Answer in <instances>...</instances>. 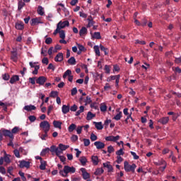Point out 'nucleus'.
<instances>
[{"mask_svg":"<svg viewBox=\"0 0 181 181\" xmlns=\"http://www.w3.org/2000/svg\"><path fill=\"white\" fill-rule=\"evenodd\" d=\"M76 173V168L69 165H65L63 170L59 171V175L63 177H67L69 176V173Z\"/></svg>","mask_w":181,"mask_h":181,"instance_id":"nucleus-1","label":"nucleus"},{"mask_svg":"<svg viewBox=\"0 0 181 181\" xmlns=\"http://www.w3.org/2000/svg\"><path fill=\"white\" fill-rule=\"evenodd\" d=\"M124 169L125 172H132V173H135V169H136V165L135 164L129 165L128 161H124Z\"/></svg>","mask_w":181,"mask_h":181,"instance_id":"nucleus-2","label":"nucleus"},{"mask_svg":"<svg viewBox=\"0 0 181 181\" xmlns=\"http://www.w3.org/2000/svg\"><path fill=\"white\" fill-rule=\"evenodd\" d=\"M70 26V23H69L68 21H59L57 25V28L55 30V32H60L62 29H64V28Z\"/></svg>","mask_w":181,"mask_h":181,"instance_id":"nucleus-3","label":"nucleus"},{"mask_svg":"<svg viewBox=\"0 0 181 181\" xmlns=\"http://www.w3.org/2000/svg\"><path fill=\"white\" fill-rule=\"evenodd\" d=\"M40 127L44 131V132H47L48 131H50V124H49V122L45 120L40 123Z\"/></svg>","mask_w":181,"mask_h":181,"instance_id":"nucleus-4","label":"nucleus"},{"mask_svg":"<svg viewBox=\"0 0 181 181\" xmlns=\"http://www.w3.org/2000/svg\"><path fill=\"white\" fill-rule=\"evenodd\" d=\"M0 132L4 136H8V138L13 139V134H12V132H11V130L2 129L0 130Z\"/></svg>","mask_w":181,"mask_h":181,"instance_id":"nucleus-5","label":"nucleus"},{"mask_svg":"<svg viewBox=\"0 0 181 181\" xmlns=\"http://www.w3.org/2000/svg\"><path fill=\"white\" fill-rule=\"evenodd\" d=\"M121 137L119 136V135L117 136H109L105 137V141H107L109 142H118V141H119V139Z\"/></svg>","mask_w":181,"mask_h":181,"instance_id":"nucleus-6","label":"nucleus"},{"mask_svg":"<svg viewBox=\"0 0 181 181\" xmlns=\"http://www.w3.org/2000/svg\"><path fill=\"white\" fill-rule=\"evenodd\" d=\"M11 60L15 62H18V51L16 48H13L11 51Z\"/></svg>","mask_w":181,"mask_h":181,"instance_id":"nucleus-7","label":"nucleus"},{"mask_svg":"<svg viewBox=\"0 0 181 181\" xmlns=\"http://www.w3.org/2000/svg\"><path fill=\"white\" fill-rule=\"evenodd\" d=\"M29 64L31 69H35L33 71V74H37V71H39L40 66L39 65H36V62H30Z\"/></svg>","mask_w":181,"mask_h":181,"instance_id":"nucleus-8","label":"nucleus"},{"mask_svg":"<svg viewBox=\"0 0 181 181\" xmlns=\"http://www.w3.org/2000/svg\"><path fill=\"white\" fill-rule=\"evenodd\" d=\"M19 167L21 168V169L23 168H27V169H28V168H30V162L21 160L20 161Z\"/></svg>","mask_w":181,"mask_h":181,"instance_id":"nucleus-9","label":"nucleus"},{"mask_svg":"<svg viewBox=\"0 0 181 181\" xmlns=\"http://www.w3.org/2000/svg\"><path fill=\"white\" fill-rule=\"evenodd\" d=\"M81 172H82V176L83 179L84 180H87V179H90V173H88L86 170V168H81Z\"/></svg>","mask_w":181,"mask_h":181,"instance_id":"nucleus-10","label":"nucleus"},{"mask_svg":"<svg viewBox=\"0 0 181 181\" xmlns=\"http://www.w3.org/2000/svg\"><path fill=\"white\" fill-rule=\"evenodd\" d=\"M47 80V78H46V77H45V76H40L37 79L36 83H37V84H40V86H43V84H45V83H46Z\"/></svg>","mask_w":181,"mask_h":181,"instance_id":"nucleus-11","label":"nucleus"},{"mask_svg":"<svg viewBox=\"0 0 181 181\" xmlns=\"http://www.w3.org/2000/svg\"><path fill=\"white\" fill-rule=\"evenodd\" d=\"M94 145L96 146L97 149H104V148H105V144L101 141H95Z\"/></svg>","mask_w":181,"mask_h":181,"instance_id":"nucleus-12","label":"nucleus"},{"mask_svg":"<svg viewBox=\"0 0 181 181\" xmlns=\"http://www.w3.org/2000/svg\"><path fill=\"white\" fill-rule=\"evenodd\" d=\"M57 6H61L62 8V11H64L65 16H69V15H70V12H69V10H67L65 8L64 4H63L62 3H58L57 4Z\"/></svg>","mask_w":181,"mask_h":181,"instance_id":"nucleus-13","label":"nucleus"},{"mask_svg":"<svg viewBox=\"0 0 181 181\" xmlns=\"http://www.w3.org/2000/svg\"><path fill=\"white\" fill-rule=\"evenodd\" d=\"M23 109L25 110V111H35V110H36V107L33 105H25L23 107Z\"/></svg>","mask_w":181,"mask_h":181,"instance_id":"nucleus-14","label":"nucleus"},{"mask_svg":"<svg viewBox=\"0 0 181 181\" xmlns=\"http://www.w3.org/2000/svg\"><path fill=\"white\" fill-rule=\"evenodd\" d=\"M16 81H19V76L14 75L11 78L10 83H11V84H15V83H16Z\"/></svg>","mask_w":181,"mask_h":181,"instance_id":"nucleus-15","label":"nucleus"},{"mask_svg":"<svg viewBox=\"0 0 181 181\" xmlns=\"http://www.w3.org/2000/svg\"><path fill=\"white\" fill-rule=\"evenodd\" d=\"M55 62H63V53L59 52L54 58Z\"/></svg>","mask_w":181,"mask_h":181,"instance_id":"nucleus-16","label":"nucleus"},{"mask_svg":"<svg viewBox=\"0 0 181 181\" xmlns=\"http://www.w3.org/2000/svg\"><path fill=\"white\" fill-rule=\"evenodd\" d=\"M158 122L165 125L169 122V117H162L158 120Z\"/></svg>","mask_w":181,"mask_h":181,"instance_id":"nucleus-17","label":"nucleus"},{"mask_svg":"<svg viewBox=\"0 0 181 181\" xmlns=\"http://www.w3.org/2000/svg\"><path fill=\"white\" fill-rule=\"evenodd\" d=\"M37 23H42L40 19L36 18L31 20V26H35V25H37Z\"/></svg>","mask_w":181,"mask_h":181,"instance_id":"nucleus-18","label":"nucleus"},{"mask_svg":"<svg viewBox=\"0 0 181 181\" xmlns=\"http://www.w3.org/2000/svg\"><path fill=\"white\" fill-rule=\"evenodd\" d=\"M93 124L95 126V128H97L98 130H101L103 129V128H104V127L103 126V122H94Z\"/></svg>","mask_w":181,"mask_h":181,"instance_id":"nucleus-19","label":"nucleus"},{"mask_svg":"<svg viewBox=\"0 0 181 181\" xmlns=\"http://www.w3.org/2000/svg\"><path fill=\"white\" fill-rule=\"evenodd\" d=\"M94 117H95V114H93L91 112H88L86 116V119L88 121H91Z\"/></svg>","mask_w":181,"mask_h":181,"instance_id":"nucleus-20","label":"nucleus"},{"mask_svg":"<svg viewBox=\"0 0 181 181\" xmlns=\"http://www.w3.org/2000/svg\"><path fill=\"white\" fill-rule=\"evenodd\" d=\"M53 125L54 128H59V129H62V122L59 121L54 120L53 122Z\"/></svg>","mask_w":181,"mask_h":181,"instance_id":"nucleus-21","label":"nucleus"},{"mask_svg":"<svg viewBox=\"0 0 181 181\" xmlns=\"http://www.w3.org/2000/svg\"><path fill=\"white\" fill-rule=\"evenodd\" d=\"M70 111V106H67L66 105H64L62 106V112L63 114H67Z\"/></svg>","mask_w":181,"mask_h":181,"instance_id":"nucleus-22","label":"nucleus"},{"mask_svg":"<svg viewBox=\"0 0 181 181\" xmlns=\"http://www.w3.org/2000/svg\"><path fill=\"white\" fill-rule=\"evenodd\" d=\"M93 49L96 56H98V57L101 56V54L100 53V46L95 45L93 47Z\"/></svg>","mask_w":181,"mask_h":181,"instance_id":"nucleus-23","label":"nucleus"},{"mask_svg":"<svg viewBox=\"0 0 181 181\" xmlns=\"http://www.w3.org/2000/svg\"><path fill=\"white\" fill-rule=\"evenodd\" d=\"M40 169L41 170H46V161L43 160H40Z\"/></svg>","mask_w":181,"mask_h":181,"instance_id":"nucleus-24","label":"nucleus"},{"mask_svg":"<svg viewBox=\"0 0 181 181\" xmlns=\"http://www.w3.org/2000/svg\"><path fill=\"white\" fill-rule=\"evenodd\" d=\"M49 152H50V148H46L42 149V151L40 153V155L41 156H45L46 155H47V153H49Z\"/></svg>","mask_w":181,"mask_h":181,"instance_id":"nucleus-25","label":"nucleus"},{"mask_svg":"<svg viewBox=\"0 0 181 181\" xmlns=\"http://www.w3.org/2000/svg\"><path fill=\"white\" fill-rule=\"evenodd\" d=\"M80 36H84V35H87V28L86 27H83L79 31Z\"/></svg>","mask_w":181,"mask_h":181,"instance_id":"nucleus-26","label":"nucleus"},{"mask_svg":"<svg viewBox=\"0 0 181 181\" xmlns=\"http://www.w3.org/2000/svg\"><path fill=\"white\" fill-rule=\"evenodd\" d=\"M100 49L102 52H104L105 56L108 54V48L104 47L103 45H100Z\"/></svg>","mask_w":181,"mask_h":181,"instance_id":"nucleus-27","label":"nucleus"},{"mask_svg":"<svg viewBox=\"0 0 181 181\" xmlns=\"http://www.w3.org/2000/svg\"><path fill=\"white\" fill-rule=\"evenodd\" d=\"M16 29H18V30H22L24 28L23 23H18L16 24Z\"/></svg>","mask_w":181,"mask_h":181,"instance_id":"nucleus-28","label":"nucleus"},{"mask_svg":"<svg viewBox=\"0 0 181 181\" xmlns=\"http://www.w3.org/2000/svg\"><path fill=\"white\" fill-rule=\"evenodd\" d=\"M70 76H71V70L68 69L64 72L63 78H66V77H69Z\"/></svg>","mask_w":181,"mask_h":181,"instance_id":"nucleus-29","label":"nucleus"},{"mask_svg":"<svg viewBox=\"0 0 181 181\" xmlns=\"http://www.w3.org/2000/svg\"><path fill=\"white\" fill-rule=\"evenodd\" d=\"M91 159L93 165H98V157L97 156H93Z\"/></svg>","mask_w":181,"mask_h":181,"instance_id":"nucleus-30","label":"nucleus"},{"mask_svg":"<svg viewBox=\"0 0 181 181\" xmlns=\"http://www.w3.org/2000/svg\"><path fill=\"white\" fill-rule=\"evenodd\" d=\"M59 149H62V151H66V149H69V148H70V146H69V145H64L62 144H60L59 145Z\"/></svg>","mask_w":181,"mask_h":181,"instance_id":"nucleus-31","label":"nucleus"},{"mask_svg":"<svg viewBox=\"0 0 181 181\" xmlns=\"http://www.w3.org/2000/svg\"><path fill=\"white\" fill-rule=\"evenodd\" d=\"M122 117V112H119L117 115H116L113 117V119H115L116 121H119V119H121Z\"/></svg>","mask_w":181,"mask_h":181,"instance_id":"nucleus-32","label":"nucleus"},{"mask_svg":"<svg viewBox=\"0 0 181 181\" xmlns=\"http://www.w3.org/2000/svg\"><path fill=\"white\" fill-rule=\"evenodd\" d=\"M81 112H84V106L79 107V110L76 112V116L78 117V115H80Z\"/></svg>","mask_w":181,"mask_h":181,"instance_id":"nucleus-33","label":"nucleus"},{"mask_svg":"<svg viewBox=\"0 0 181 181\" xmlns=\"http://www.w3.org/2000/svg\"><path fill=\"white\" fill-rule=\"evenodd\" d=\"M100 110L102 112H105V111H107V105L105 103L100 104Z\"/></svg>","mask_w":181,"mask_h":181,"instance_id":"nucleus-34","label":"nucleus"},{"mask_svg":"<svg viewBox=\"0 0 181 181\" xmlns=\"http://www.w3.org/2000/svg\"><path fill=\"white\" fill-rule=\"evenodd\" d=\"M79 160L83 166H84L86 163H87V158L84 156L81 157Z\"/></svg>","mask_w":181,"mask_h":181,"instance_id":"nucleus-35","label":"nucleus"},{"mask_svg":"<svg viewBox=\"0 0 181 181\" xmlns=\"http://www.w3.org/2000/svg\"><path fill=\"white\" fill-rule=\"evenodd\" d=\"M68 63L69 64H71L72 66H74V64H76V58H74V57H71L69 60H68Z\"/></svg>","mask_w":181,"mask_h":181,"instance_id":"nucleus-36","label":"nucleus"},{"mask_svg":"<svg viewBox=\"0 0 181 181\" xmlns=\"http://www.w3.org/2000/svg\"><path fill=\"white\" fill-rule=\"evenodd\" d=\"M77 127V126H76L75 124H71L69 128H68V131L69 132H73L74 129H76V128Z\"/></svg>","mask_w":181,"mask_h":181,"instance_id":"nucleus-37","label":"nucleus"},{"mask_svg":"<svg viewBox=\"0 0 181 181\" xmlns=\"http://www.w3.org/2000/svg\"><path fill=\"white\" fill-rule=\"evenodd\" d=\"M10 157V155L4 156L3 159L6 163H11V158H9Z\"/></svg>","mask_w":181,"mask_h":181,"instance_id":"nucleus-38","label":"nucleus"},{"mask_svg":"<svg viewBox=\"0 0 181 181\" xmlns=\"http://www.w3.org/2000/svg\"><path fill=\"white\" fill-rule=\"evenodd\" d=\"M37 13L38 15H40V16H43V15H45V11H43V8L42 6L38 7Z\"/></svg>","mask_w":181,"mask_h":181,"instance_id":"nucleus-39","label":"nucleus"},{"mask_svg":"<svg viewBox=\"0 0 181 181\" xmlns=\"http://www.w3.org/2000/svg\"><path fill=\"white\" fill-rule=\"evenodd\" d=\"M58 32L59 33V37L61 39H65L66 38V33H64V30H59Z\"/></svg>","mask_w":181,"mask_h":181,"instance_id":"nucleus-40","label":"nucleus"},{"mask_svg":"<svg viewBox=\"0 0 181 181\" xmlns=\"http://www.w3.org/2000/svg\"><path fill=\"white\" fill-rule=\"evenodd\" d=\"M93 37L94 39H101V34L99 32L94 33Z\"/></svg>","mask_w":181,"mask_h":181,"instance_id":"nucleus-41","label":"nucleus"},{"mask_svg":"<svg viewBox=\"0 0 181 181\" xmlns=\"http://www.w3.org/2000/svg\"><path fill=\"white\" fill-rule=\"evenodd\" d=\"M104 173V170L103 168H98L96 171L95 172V175H103Z\"/></svg>","mask_w":181,"mask_h":181,"instance_id":"nucleus-42","label":"nucleus"},{"mask_svg":"<svg viewBox=\"0 0 181 181\" xmlns=\"http://www.w3.org/2000/svg\"><path fill=\"white\" fill-rule=\"evenodd\" d=\"M20 129L18 127H15L14 128L12 129L11 130V134L12 135H13V134H18V132H19Z\"/></svg>","mask_w":181,"mask_h":181,"instance_id":"nucleus-43","label":"nucleus"},{"mask_svg":"<svg viewBox=\"0 0 181 181\" xmlns=\"http://www.w3.org/2000/svg\"><path fill=\"white\" fill-rule=\"evenodd\" d=\"M59 95V93L57 91H52L50 93L49 97H52V98H56Z\"/></svg>","mask_w":181,"mask_h":181,"instance_id":"nucleus-44","label":"nucleus"},{"mask_svg":"<svg viewBox=\"0 0 181 181\" xmlns=\"http://www.w3.org/2000/svg\"><path fill=\"white\" fill-rule=\"evenodd\" d=\"M25 6V2H23L22 0L18 1V11H21L22 8Z\"/></svg>","mask_w":181,"mask_h":181,"instance_id":"nucleus-45","label":"nucleus"},{"mask_svg":"<svg viewBox=\"0 0 181 181\" xmlns=\"http://www.w3.org/2000/svg\"><path fill=\"white\" fill-rule=\"evenodd\" d=\"M55 153H56L57 156H60V154L63 153V151L59 147V148H57V149L55 150Z\"/></svg>","mask_w":181,"mask_h":181,"instance_id":"nucleus-46","label":"nucleus"},{"mask_svg":"<svg viewBox=\"0 0 181 181\" xmlns=\"http://www.w3.org/2000/svg\"><path fill=\"white\" fill-rule=\"evenodd\" d=\"M90 139H83V145L84 146H88L90 145Z\"/></svg>","mask_w":181,"mask_h":181,"instance_id":"nucleus-47","label":"nucleus"},{"mask_svg":"<svg viewBox=\"0 0 181 181\" xmlns=\"http://www.w3.org/2000/svg\"><path fill=\"white\" fill-rule=\"evenodd\" d=\"M18 175L21 176L23 181H26V177H25V173L23 172L20 171Z\"/></svg>","mask_w":181,"mask_h":181,"instance_id":"nucleus-48","label":"nucleus"},{"mask_svg":"<svg viewBox=\"0 0 181 181\" xmlns=\"http://www.w3.org/2000/svg\"><path fill=\"white\" fill-rule=\"evenodd\" d=\"M115 151V149H114V146H109L107 147V152H108V153H112V152H114Z\"/></svg>","mask_w":181,"mask_h":181,"instance_id":"nucleus-49","label":"nucleus"},{"mask_svg":"<svg viewBox=\"0 0 181 181\" xmlns=\"http://www.w3.org/2000/svg\"><path fill=\"white\" fill-rule=\"evenodd\" d=\"M135 43L136 45H146V42L144 40H136Z\"/></svg>","mask_w":181,"mask_h":181,"instance_id":"nucleus-50","label":"nucleus"},{"mask_svg":"<svg viewBox=\"0 0 181 181\" xmlns=\"http://www.w3.org/2000/svg\"><path fill=\"white\" fill-rule=\"evenodd\" d=\"M13 171V167L10 166L8 168L7 172L9 173V175H11V176H13V174L12 173Z\"/></svg>","mask_w":181,"mask_h":181,"instance_id":"nucleus-51","label":"nucleus"},{"mask_svg":"<svg viewBox=\"0 0 181 181\" xmlns=\"http://www.w3.org/2000/svg\"><path fill=\"white\" fill-rule=\"evenodd\" d=\"M116 155H117V156H121V155H124V150L122 148H120L116 152Z\"/></svg>","mask_w":181,"mask_h":181,"instance_id":"nucleus-52","label":"nucleus"},{"mask_svg":"<svg viewBox=\"0 0 181 181\" xmlns=\"http://www.w3.org/2000/svg\"><path fill=\"white\" fill-rule=\"evenodd\" d=\"M52 42H53V40L52 39V37H47L45 40L46 45H50L52 44Z\"/></svg>","mask_w":181,"mask_h":181,"instance_id":"nucleus-53","label":"nucleus"},{"mask_svg":"<svg viewBox=\"0 0 181 181\" xmlns=\"http://www.w3.org/2000/svg\"><path fill=\"white\" fill-rule=\"evenodd\" d=\"M40 138L42 141H46V138H47V132H45L44 134H42L41 136H40Z\"/></svg>","mask_w":181,"mask_h":181,"instance_id":"nucleus-54","label":"nucleus"},{"mask_svg":"<svg viewBox=\"0 0 181 181\" xmlns=\"http://www.w3.org/2000/svg\"><path fill=\"white\" fill-rule=\"evenodd\" d=\"M130 153H131V155H132L134 159H135V160L139 159V156H138V155H136V153H135L134 151H131Z\"/></svg>","mask_w":181,"mask_h":181,"instance_id":"nucleus-55","label":"nucleus"},{"mask_svg":"<svg viewBox=\"0 0 181 181\" xmlns=\"http://www.w3.org/2000/svg\"><path fill=\"white\" fill-rule=\"evenodd\" d=\"M81 131H83V126H78L76 129V132L78 135L81 134Z\"/></svg>","mask_w":181,"mask_h":181,"instance_id":"nucleus-56","label":"nucleus"},{"mask_svg":"<svg viewBox=\"0 0 181 181\" xmlns=\"http://www.w3.org/2000/svg\"><path fill=\"white\" fill-rule=\"evenodd\" d=\"M0 173L1 175H6V170L4 167H0Z\"/></svg>","mask_w":181,"mask_h":181,"instance_id":"nucleus-57","label":"nucleus"},{"mask_svg":"<svg viewBox=\"0 0 181 181\" xmlns=\"http://www.w3.org/2000/svg\"><path fill=\"white\" fill-rule=\"evenodd\" d=\"M13 152L16 158H21V154L19 153V151L18 149L14 150Z\"/></svg>","mask_w":181,"mask_h":181,"instance_id":"nucleus-58","label":"nucleus"},{"mask_svg":"<svg viewBox=\"0 0 181 181\" xmlns=\"http://www.w3.org/2000/svg\"><path fill=\"white\" fill-rule=\"evenodd\" d=\"M88 28H91V26H94V23H95V22H94V21L90 20L89 21H88Z\"/></svg>","mask_w":181,"mask_h":181,"instance_id":"nucleus-59","label":"nucleus"},{"mask_svg":"<svg viewBox=\"0 0 181 181\" xmlns=\"http://www.w3.org/2000/svg\"><path fill=\"white\" fill-rule=\"evenodd\" d=\"M69 110L72 112H76L77 111V105H74L73 106H71Z\"/></svg>","mask_w":181,"mask_h":181,"instance_id":"nucleus-60","label":"nucleus"},{"mask_svg":"<svg viewBox=\"0 0 181 181\" xmlns=\"http://www.w3.org/2000/svg\"><path fill=\"white\" fill-rule=\"evenodd\" d=\"M79 16H81V18H83L86 19V18H87V14L85 13L83 11H80L79 12Z\"/></svg>","mask_w":181,"mask_h":181,"instance_id":"nucleus-61","label":"nucleus"},{"mask_svg":"<svg viewBox=\"0 0 181 181\" xmlns=\"http://www.w3.org/2000/svg\"><path fill=\"white\" fill-rule=\"evenodd\" d=\"M90 139L91 141H97V136H95V134H90Z\"/></svg>","mask_w":181,"mask_h":181,"instance_id":"nucleus-62","label":"nucleus"},{"mask_svg":"<svg viewBox=\"0 0 181 181\" xmlns=\"http://www.w3.org/2000/svg\"><path fill=\"white\" fill-rule=\"evenodd\" d=\"M85 103L86 105H87V104H90L91 103V98L89 96H87Z\"/></svg>","mask_w":181,"mask_h":181,"instance_id":"nucleus-63","label":"nucleus"},{"mask_svg":"<svg viewBox=\"0 0 181 181\" xmlns=\"http://www.w3.org/2000/svg\"><path fill=\"white\" fill-rule=\"evenodd\" d=\"M77 94V88H74L71 90V95H76Z\"/></svg>","mask_w":181,"mask_h":181,"instance_id":"nucleus-64","label":"nucleus"}]
</instances>
